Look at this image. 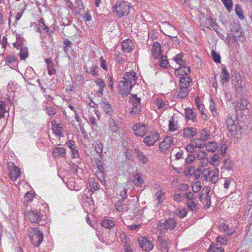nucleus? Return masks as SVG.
Here are the masks:
<instances>
[{
	"label": "nucleus",
	"mask_w": 252,
	"mask_h": 252,
	"mask_svg": "<svg viewBox=\"0 0 252 252\" xmlns=\"http://www.w3.org/2000/svg\"><path fill=\"white\" fill-rule=\"evenodd\" d=\"M222 3L228 12L232 9L233 2L232 0H221Z\"/></svg>",
	"instance_id": "46"
},
{
	"label": "nucleus",
	"mask_w": 252,
	"mask_h": 252,
	"mask_svg": "<svg viewBox=\"0 0 252 252\" xmlns=\"http://www.w3.org/2000/svg\"><path fill=\"white\" fill-rule=\"evenodd\" d=\"M189 87H180L178 96L181 99L186 97L189 95Z\"/></svg>",
	"instance_id": "39"
},
{
	"label": "nucleus",
	"mask_w": 252,
	"mask_h": 252,
	"mask_svg": "<svg viewBox=\"0 0 252 252\" xmlns=\"http://www.w3.org/2000/svg\"><path fill=\"white\" fill-rule=\"evenodd\" d=\"M9 176L10 179L16 181L21 175V170L19 167L15 166L13 163L8 164Z\"/></svg>",
	"instance_id": "5"
},
{
	"label": "nucleus",
	"mask_w": 252,
	"mask_h": 252,
	"mask_svg": "<svg viewBox=\"0 0 252 252\" xmlns=\"http://www.w3.org/2000/svg\"><path fill=\"white\" fill-rule=\"evenodd\" d=\"M100 104L102 106L103 111L107 114H111L112 112V109L111 107L110 104L108 103L107 99L102 98L100 102Z\"/></svg>",
	"instance_id": "27"
},
{
	"label": "nucleus",
	"mask_w": 252,
	"mask_h": 252,
	"mask_svg": "<svg viewBox=\"0 0 252 252\" xmlns=\"http://www.w3.org/2000/svg\"><path fill=\"white\" fill-rule=\"evenodd\" d=\"M220 229L227 235V236L232 235L234 232V230L230 229L229 226L224 222L220 223Z\"/></svg>",
	"instance_id": "32"
},
{
	"label": "nucleus",
	"mask_w": 252,
	"mask_h": 252,
	"mask_svg": "<svg viewBox=\"0 0 252 252\" xmlns=\"http://www.w3.org/2000/svg\"><path fill=\"white\" fill-rule=\"evenodd\" d=\"M205 147L208 152H214L218 148L219 146L216 142L211 141L206 143Z\"/></svg>",
	"instance_id": "33"
},
{
	"label": "nucleus",
	"mask_w": 252,
	"mask_h": 252,
	"mask_svg": "<svg viewBox=\"0 0 252 252\" xmlns=\"http://www.w3.org/2000/svg\"><path fill=\"white\" fill-rule=\"evenodd\" d=\"M159 138L158 132L154 130L149 132L143 140V143L147 146H152L158 141Z\"/></svg>",
	"instance_id": "4"
},
{
	"label": "nucleus",
	"mask_w": 252,
	"mask_h": 252,
	"mask_svg": "<svg viewBox=\"0 0 252 252\" xmlns=\"http://www.w3.org/2000/svg\"><path fill=\"white\" fill-rule=\"evenodd\" d=\"M123 200H119L115 204V209L119 212L123 211Z\"/></svg>",
	"instance_id": "64"
},
{
	"label": "nucleus",
	"mask_w": 252,
	"mask_h": 252,
	"mask_svg": "<svg viewBox=\"0 0 252 252\" xmlns=\"http://www.w3.org/2000/svg\"><path fill=\"white\" fill-rule=\"evenodd\" d=\"M185 111L186 120H190L192 122H196V113L194 109L188 107L185 109Z\"/></svg>",
	"instance_id": "13"
},
{
	"label": "nucleus",
	"mask_w": 252,
	"mask_h": 252,
	"mask_svg": "<svg viewBox=\"0 0 252 252\" xmlns=\"http://www.w3.org/2000/svg\"><path fill=\"white\" fill-rule=\"evenodd\" d=\"M220 81L222 84L227 83L229 81L230 75L226 67H223L222 69L220 75Z\"/></svg>",
	"instance_id": "28"
},
{
	"label": "nucleus",
	"mask_w": 252,
	"mask_h": 252,
	"mask_svg": "<svg viewBox=\"0 0 252 252\" xmlns=\"http://www.w3.org/2000/svg\"><path fill=\"white\" fill-rule=\"evenodd\" d=\"M138 242L140 247L145 251L149 252L151 251L154 247L152 242L147 238H140L138 239Z\"/></svg>",
	"instance_id": "8"
},
{
	"label": "nucleus",
	"mask_w": 252,
	"mask_h": 252,
	"mask_svg": "<svg viewBox=\"0 0 252 252\" xmlns=\"http://www.w3.org/2000/svg\"><path fill=\"white\" fill-rule=\"evenodd\" d=\"M89 186L90 188V190L92 192L98 189L99 187V185L98 183L96 182L93 178L89 179Z\"/></svg>",
	"instance_id": "35"
},
{
	"label": "nucleus",
	"mask_w": 252,
	"mask_h": 252,
	"mask_svg": "<svg viewBox=\"0 0 252 252\" xmlns=\"http://www.w3.org/2000/svg\"><path fill=\"white\" fill-rule=\"evenodd\" d=\"M29 237L33 246L38 247L43 241L44 235L42 231H40L38 228H34Z\"/></svg>",
	"instance_id": "3"
},
{
	"label": "nucleus",
	"mask_w": 252,
	"mask_h": 252,
	"mask_svg": "<svg viewBox=\"0 0 252 252\" xmlns=\"http://www.w3.org/2000/svg\"><path fill=\"white\" fill-rule=\"evenodd\" d=\"M66 145L71 150V157L77 158L80 157V155L75 142L72 140H69L66 142Z\"/></svg>",
	"instance_id": "10"
},
{
	"label": "nucleus",
	"mask_w": 252,
	"mask_h": 252,
	"mask_svg": "<svg viewBox=\"0 0 252 252\" xmlns=\"http://www.w3.org/2000/svg\"><path fill=\"white\" fill-rule=\"evenodd\" d=\"M99 68L97 65L93 64L90 69L89 73L94 76H96L98 75Z\"/></svg>",
	"instance_id": "55"
},
{
	"label": "nucleus",
	"mask_w": 252,
	"mask_h": 252,
	"mask_svg": "<svg viewBox=\"0 0 252 252\" xmlns=\"http://www.w3.org/2000/svg\"><path fill=\"white\" fill-rule=\"evenodd\" d=\"M134 153L136 155L138 160L141 163L143 164H146L148 163L149 160L148 155H145L144 153L140 150L138 148H134Z\"/></svg>",
	"instance_id": "12"
},
{
	"label": "nucleus",
	"mask_w": 252,
	"mask_h": 252,
	"mask_svg": "<svg viewBox=\"0 0 252 252\" xmlns=\"http://www.w3.org/2000/svg\"><path fill=\"white\" fill-rule=\"evenodd\" d=\"M5 112V102L0 100V119L4 117Z\"/></svg>",
	"instance_id": "61"
},
{
	"label": "nucleus",
	"mask_w": 252,
	"mask_h": 252,
	"mask_svg": "<svg viewBox=\"0 0 252 252\" xmlns=\"http://www.w3.org/2000/svg\"><path fill=\"white\" fill-rule=\"evenodd\" d=\"M183 58V54L180 53L177 55L174 58V61L179 64L180 65H181L184 63Z\"/></svg>",
	"instance_id": "58"
},
{
	"label": "nucleus",
	"mask_w": 252,
	"mask_h": 252,
	"mask_svg": "<svg viewBox=\"0 0 252 252\" xmlns=\"http://www.w3.org/2000/svg\"><path fill=\"white\" fill-rule=\"evenodd\" d=\"M217 244H219V246L220 245H226L229 241L228 238H225L221 236H219L216 239Z\"/></svg>",
	"instance_id": "45"
},
{
	"label": "nucleus",
	"mask_w": 252,
	"mask_h": 252,
	"mask_svg": "<svg viewBox=\"0 0 252 252\" xmlns=\"http://www.w3.org/2000/svg\"><path fill=\"white\" fill-rule=\"evenodd\" d=\"M109 125L111 131L116 132L118 130V126L113 119L110 118L109 120Z\"/></svg>",
	"instance_id": "56"
},
{
	"label": "nucleus",
	"mask_w": 252,
	"mask_h": 252,
	"mask_svg": "<svg viewBox=\"0 0 252 252\" xmlns=\"http://www.w3.org/2000/svg\"><path fill=\"white\" fill-rule=\"evenodd\" d=\"M233 37L234 39L237 41L243 42L245 40V37H244V33L242 31V29L240 27L234 32Z\"/></svg>",
	"instance_id": "23"
},
{
	"label": "nucleus",
	"mask_w": 252,
	"mask_h": 252,
	"mask_svg": "<svg viewBox=\"0 0 252 252\" xmlns=\"http://www.w3.org/2000/svg\"><path fill=\"white\" fill-rule=\"evenodd\" d=\"M155 104L158 109H165L168 107V103L160 98H157L154 101Z\"/></svg>",
	"instance_id": "29"
},
{
	"label": "nucleus",
	"mask_w": 252,
	"mask_h": 252,
	"mask_svg": "<svg viewBox=\"0 0 252 252\" xmlns=\"http://www.w3.org/2000/svg\"><path fill=\"white\" fill-rule=\"evenodd\" d=\"M248 101L244 98H241L239 101H238L235 104V109L236 111L240 110H248Z\"/></svg>",
	"instance_id": "20"
},
{
	"label": "nucleus",
	"mask_w": 252,
	"mask_h": 252,
	"mask_svg": "<svg viewBox=\"0 0 252 252\" xmlns=\"http://www.w3.org/2000/svg\"><path fill=\"white\" fill-rule=\"evenodd\" d=\"M153 55L155 59H158L161 57V46L158 42L153 44L152 48Z\"/></svg>",
	"instance_id": "18"
},
{
	"label": "nucleus",
	"mask_w": 252,
	"mask_h": 252,
	"mask_svg": "<svg viewBox=\"0 0 252 252\" xmlns=\"http://www.w3.org/2000/svg\"><path fill=\"white\" fill-rule=\"evenodd\" d=\"M141 112V106H133V107L130 111V113L132 115H136L139 114Z\"/></svg>",
	"instance_id": "59"
},
{
	"label": "nucleus",
	"mask_w": 252,
	"mask_h": 252,
	"mask_svg": "<svg viewBox=\"0 0 252 252\" xmlns=\"http://www.w3.org/2000/svg\"><path fill=\"white\" fill-rule=\"evenodd\" d=\"M192 79L189 75L181 76L179 78V86L180 87H189Z\"/></svg>",
	"instance_id": "25"
},
{
	"label": "nucleus",
	"mask_w": 252,
	"mask_h": 252,
	"mask_svg": "<svg viewBox=\"0 0 252 252\" xmlns=\"http://www.w3.org/2000/svg\"><path fill=\"white\" fill-rule=\"evenodd\" d=\"M72 44L71 42V41H69L68 39H65L63 40V45H64L63 50H64V52H65V53L67 52L68 49L69 48L71 47Z\"/></svg>",
	"instance_id": "60"
},
{
	"label": "nucleus",
	"mask_w": 252,
	"mask_h": 252,
	"mask_svg": "<svg viewBox=\"0 0 252 252\" xmlns=\"http://www.w3.org/2000/svg\"><path fill=\"white\" fill-rule=\"evenodd\" d=\"M190 142L192 143L195 147L201 149L205 146L206 143L202 140L199 137L198 138H193L190 140Z\"/></svg>",
	"instance_id": "34"
},
{
	"label": "nucleus",
	"mask_w": 252,
	"mask_h": 252,
	"mask_svg": "<svg viewBox=\"0 0 252 252\" xmlns=\"http://www.w3.org/2000/svg\"><path fill=\"white\" fill-rule=\"evenodd\" d=\"M103 144L101 142L96 143L95 145V150L96 152L99 154V156L102 157V152L103 150Z\"/></svg>",
	"instance_id": "57"
},
{
	"label": "nucleus",
	"mask_w": 252,
	"mask_h": 252,
	"mask_svg": "<svg viewBox=\"0 0 252 252\" xmlns=\"http://www.w3.org/2000/svg\"><path fill=\"white\" fill-rule=\"evenodd\" d=\"M183 136L187 138H191L197 133V128L194 127H187L183 129Z\"/></svg>",
	"instance_id": "16"
},
{
	"label": "nucleus",
	"mask_w": 252,
	"mask_h": 252,
	"mask_svg": "<svg viewBox=\"0 0 252 252\" xmlns=\"http://www.w3.org/2000/svg\"><path fill=\"white\" fill-rule=\"evenodd\" d=\"M219 170L215 168L212 171L209 172L208 175H206L205 179H207L208 177H210V181L213 184H216L218 179H219Z\"/></svg>",
	"instance_id": "17"
},
{
	"label": "nucleus",
	"mask_w": 252,
	"mask_h": 252,
	"mask_svg": "<svg viewBox=\"0 0 252 252\" xmlns=\"http://www.w3.org/2000/svg\"><path fill=\"white\" fill-rule=\"evenodd\" d=\"M134 178V182L137 186L141 187L144 184V180L141 178V174L137 173Z\"/></svg>",
	"instance_id": "50"
},
{
	"label": "nucleus",
	"mask_w": 252,
	"mask_h": 252,
	"mask_svg": "<svg viewBox=\"0 0 252 252\" xmlns=\"http://www.w3.org/2000/svg\"><path fill=\"white\" fill-rule=\"evenodd\" d=\"M94 82L98 87V90L96 92L97 94L102 95L103 94L104 89L106 87L105 81L101 78L97 77L94 79Z\"/></svg>",
	"instance_id": "14"
},
{
	"label": "nucleus",
	"mask_w": 252,
	"mask_h": 252,
	"mask_svg": "<svg viewBox=\"0 0 252 252\" xmlns=\"http://www.w3.org/2000/svg\"><path fill=\"white\" fill-rule=\"evenodd\" d=\"M234 162L230 159H226L223 162V168L227 170H231L233 169Z\"/></svg>",
	"instance_id": "41"
},
{
	"label": "nucleus",
	"mask_w": 252,
	"mask_h": 252,
	"mask_svg": "<svg viewBox=\"0 0 252 252\" xmlns=\"http://www.w3.org/2000/svg\"><path fill=\"white\" fill-rule=\"evenodd\" d=\"M140 98L137 97L136 94H131L129 101L133 106H141Z\"/></svg>",
	"instance_id": "40"
},
{
	"label": "nucleus",
	"mask_w": 252,
	"mask_h": 252,
	"mask_svg": "<svg viewBox=\"0 0 252 252\" xmlns=\"http://www.w3.org/2000/svg\"><path fill=\"white\" fill-rule=\"evenodd\" d=\"M131 7V4L124 0H117L113 6L114 10L119 18L127 16Z\"/></svg>",
	"instance_id": "2"
},
{
	"label": "nucleus",
	"mask_w": 252,
	"mask_h": 252,
	"mask_svg": "<svg viewBox=\"0 0 252 252\" xmlns=\"http://www.w3.org/2000/svg\"><path fill=\"white\" fill-rule=\"evenodd\" d=\"M65 154V149L63 147L55 148L52 152L53 156L55 158L64 157Z\"/></svg>",
	"instance_id": "24"
},
{
	"label": "nucleus",
	"mask_w": 252,
	"mask_h": 252,
	"mask_svg": "<svg viewBox=\"0 0 252 252\" xmlns=\"http://www.w3.org/2000/svg\"><path fill=\"white\" fill-rule=\"evenodd\" d=\"M24 218L29 220H41L40 212L36 210L26 211L24 213Z\"/></svg>",
	"instance_id": "9"
},
{
	"label": "nucleus",
	"mask_w": 252,
	"mask_h": 252,
	"mask_svg": "<svg viewBox=\"0 0 252 252\" xmlns=\"http://www.w3.org/2000/svg\"><path fill=\"white\" fill-rule=\"evenodd\" d=\"M100 224L102 227L109 229L115 225V221H100Z\"/></svg>",
	"instance_id": "52"
},
{
	"label": "nucleus",
	"mask_w": 252,
	"mask_h": 252,
	"mask_svg": "<svg viewBox=\"0 0 252 252\" xmlns=\"http://www.w3.org/2000/svg\"><path fill=\"white\" fill-rule=\"evenodd\" d=\"M176 221H164L163 226L166 230H172L176 226Z\"/></svg>",
	"instance_id": "43"
},
{
	"label": "nucleus",
	"mask_w": 252,
	"mask_h": 252,
	"mask_svg": "<svg viewBox=\"0 0 252 252\" xmlns=\"http://www.w3.org/2000/svg\"><path fill=\"white\" fill-rule=\"evenodd\" d=\"M245 86V83L242 80L237 81V83L235 85L237 93L238 94L242 92Z\"/></svg>",
	"instance_id": "42"
},
{
	"label": "nucleus",
	"mask_w": 252,
	"mask_h": 252,
	"mask_svg": "<svg viewBox=\"0 0 252 252\" xmlns=\"http://www.w3.org/2000/svg\"><path fill=\"white\" fill-rule=\"evenodd\" d=\"M173 145V137L166 136L163 140L159 144V148L161 152H164Z\"/></svg>",
	"instance_id": "7"
},
{
	"label": "nucleus",
	"mask_w": 252,
	"mask_h": 252,
	"mask_svg": "<svg viewBox=\"0 0 252 252\" xmlns=\"http://www.w3.org/2000/svg\"><path fill=\"white\" fill-rule=\"evenodd\" d=\"M226 124L228 131L232 135H233V132L236 129L234 120L231 117H229L226 121Z\"/></svg>",
	"instance_id": "26"
},
{
	"label": "nucleus",
	"mask_w": 252,
	"mask_h": 252,
	"mask_svg": "<svg viewBox=\"0 0 252 252\" xmlns=\"http://www.w3.org/2000/svg\"><path fill=\"white\" fill-rule=\"evenodd\" d=\"M174 213L177 217L179 218L180 219H182L186 216L187 212L185 209H181L176 210L174 212Z\"/></svg>",
	"instance_id": "51"
},
{
	"label": "nucleus",
	"mask_w": 252,
	"mask_h": 252,
	"mask_svg": "<svg viewBox=\"0 0 252 252\" xmlns=\"http://www.w3.org/2000/svg\"><path fill=\"white\" fill-rule=\"evenodd\" d=\"M220 158L217 154L214 155L210 158V163L213 165H217L219 163Z\"/></svg>",
	"instance_id": "54"
},
{
	"label": "nucleus",
	"mask_w": 252,
	"mask_h": 252,
	"mask_svg": "<svg viewBox=\"0 0 252 252\" xmlns=\"http://www.w3.org/2000/svg\"><path fill=\"white\" fill-rule=\"evenodd\" d=\"M137 77L133 71L126 72L123 80L119 82V89L123 96H126L130 94L131 89L135 85Z\"/></svg>",
	"instance_id": "1"
},
{
	"label": "nucleus",
	"mask_w": 252,
	"mask_h": 252,
	"mask_svg": "<svg viewBox=\"0 0 252 252\" xmlns=\"http://www.w3.org/2000/svg\"><path fill=\"white\" fill-rule=\"evenodd\" d=\"M158 241L159 244L161 252H168V242L160 235L158 236Z\"/></svg>",
	"instance_id": "19"
},
{
	"label": "nucleus",
	"mask_w": 252,
	"mask_h": 252,
	"mask_svg": "<svg viewBox=\"0 0 252 252\" xmlns=\"http://www.w3.org/2000/svg\"><path fill=\"white\" fill-rule=\"evenodd\" d=\"M235 11L236 15L240 19L243 20L244 19L243 10L241 6L238 4L235 6Z\"/></svg>",
	"instance_id": "48"
},
{
	"label": "nucleus",
	"mask_w": 252,
	"mask_h": 252,
	"mask_svg": "<svg viewBox=\"0 0 252 252\" xmlns=\"http://www.w3.org/2000/svg\"><path fill=\"white\" fill-rule=\"evenodd\" d=\"M122 50L125 53L131 52L134 47V42L129 39L124 40L121 42Z\"/></svg>",
	"instance_id": "11"
},
{
	"label": "nucleus",
	"mask_w": 252,
	"mask_h": 252,
	"mask_svg": "<svg viewBox=\"0 0 252 252\" xmlns=\"http://www.w3.org/2000/svg\"><path fill=\"white\" fill-rule=\"evenodd\" d=\"M52 130L54 133L58 137H61L63 136V128L62 124H52Z\"/></svg>",
	"instance_id": "21"
},
{
	"label": "nucleus",
	"mask_w": 252,
	"mask_h": 252,
	"mask_svg": "<svg viewBox=\"0 0 252 252\" xmlns=\"http://www.w3.org/2000/svg\"><path fill=\"white\" fill-rule=\"evenodd\" d=\"M165 198V191L162 190H158L155 193V199L158 201V205L161 204Z\"/></svg>",
	"instance_id": "31"
},
{
	"label": "nucleus",
	"mask_w": 252,
	"mask_h": 252,
	"mask_svg": "<svg viewBox=\"0 0 252 252\" xmlns=\"http://www.w3.org/2000/svg\"><path fill=\"white\" fill-rule=\"evenodd\" d=\"M191 69L189 66H182L176 69L174 71L175 74L179 78L181 76H188L190 74Z\"/></svg>",
	"instance_id": "15"
},
{
	"label": "nucleus",
	"mask_w": 252,
	"mask_h": 252,
	"mask_svg": "<svg viewBox=\"0 0 252 252\" xmlns=\"http://www.w3.org/2000/svg\"><path fill=\"white\" fill-rule=\"evenodd\" d=\"M19 55L21 60H25L28 56V50L27 48L22 47L21 48Z\"/></svg>",
	"instance_id": "47"
},
{
	"label": "nucleus",
	"mask_w": 252,
	"mask_h": 252,
	"mask_svg": "<svg viewBox=\"0 0 252 252\" xmlns=\"http://www.w3.org/2000/svg\"><path fill=\"white\" fill-rule=\"evenodd\" d=\"M198 135L201 139L205 142L210 139L211 136L210 131L206 128L199 131Z\"/></svg>",
	"instance_id": "22"
},
{
	"label": "nucleus",
	"mask_w": 252,
	"mask_h": 252,
	"mask_svg": "<svg viewBox=\"0 0 252 252\" xmlns=\"http://www.w3.org/2000/svg\"><path fill=\"white\" fill-rule=\"evenodd\" d=\"M106 78L108 87L111 90H113L114 89V79L112 75L108 73L106 76Z\"/></svg>",
	"instance_id": "49"
},
{
	"label": "nucleus",
	"mask_w": 252,
	"mask_h": 252,
	"mask_svg": "<svg viewBox=\"0 0 252 252\" xmlns=\"http://www.w3.org/2000/svg\"><path fill=\"white\" fill-rule=\"evenodd\" d=\"M208 252H224V249L219 244H212L210 246Z\"/></svg>",
	"instance_id": "36"
},
{
	"label": "nucleus",
	"mask_w": 252,
	"mask_h": 252,
	"mask_svg": "<svg viewBox=\"0 0 252 252\" xmlns=\"http://www.w3.org/2000/svg\"><path fill=\"white\" fill-rule=\"evenodd\" d=\"M168 127L169 130L171 132L175 131L179 129L178 123L175 122L174 118L173 117L169 121Z\"/></svg>",
	"instance_id": "37"
},
{
	"label": "nucleus",
	"mask_w": 252,
	"mask_h": 252,
	"mask_svg": "<svg viewBox=\"0 0 252 252\" xmlns=\"http://www.w3.org/2000/svg\"><path fill=\"white\" fill-rule=\"evenodd\" d=\"M114 59L119 64H122L125 62L123 54L119 51H116L114 55Z\"/></svg>",
	"instance_id": "38"
},
{
	"label": "nucleus",
	"mask_w": 252,
	"mask_h": 252,
	"mask_svg": "<svg viewBox=\"0 0 252 252\" xmlns=\"http://www.w3.org/2000/svg\"><path fill=\"white\" fill-rule=\"evenodd\" d=\"M202 188V184L200 181H196L192 184V189L194 192L199 191Z\"/></svg>",
	"instance_id": "44"
},
{
	"label": "nucleus",
	"mask_w": 252,
	"mask_h": 252,
	"mask_svg": "<svg viewBox=\"0 0 252 252\" xmlns=\"http://www.w3.org/2000/svg\"><path fill=\"white\" fill-rule=\"evenodd\" d=\"M132 130L135 135L142 137L145 135L148 130V127L147 125L138 123L132 126Z\"/></svg>",
	"instance_id": "6"
},
{
	"label": "nucleus",
	"mask_w": 252,
	"mask_h": 252,
	"mask_svg": "<svg viewBox=\"0 0 252 252\" xmlns=\"http://www.w3.org/2000/svg\"><path fill=\"white\" fill-rule=\"evenodd\" d=\"M209 109L211 112L212 113L213 116H215L217 114V110L216 108V104L215 102L212 100V99H211L210 101Z\"/></svg>",
	"instance_id": "62"
},
{
	"label": "nucleus",
	"mask_w": 252,
	"mask_h": 252,
	"mask_svg": "<svg viewBox=\"0 0 252 252\" xmlns=\"http://www.w3.org/2000/svg\"><path fill=\"white\" fill-rule=\"evenodd\" d=\"M206 195H201L200 197V200L204 203L207 208L211 205V197L209 195V191H206Z\"/></svg>",
	"instance_id": "30"
},
{
	"label": "nucleus",
	"mask_w": 252,
	"mask_h": 252,
	"mask_svg": "<svg viewBox=\"0 0 252 252\" xmlns=\"http://www.w3.org/2000/svg\"><path fill=\"white\" fill-rule=\"evenodd\" d=\"M96 176L99 181L103 184L104 185L105 184V180L104 178V174L103 172H97Z\"/></svg>",
	"instance_id": "63"
},
{
	"label": "nucleus",
	"mask_w": 252,
	"mask_h": 252,
	"mask_svg": "<svg viewBox=\"0 0 252 252\" xmlns=\"http://www.w3.org/2000/svg\"><path fill=\"white\" fill-rule=\"evenodd\" d=\"M211 54L213 61L216 63H220V56L219 54L217 53L215 50H212Z\"/></svg>",
	"instance_id": "53"
}]
</instances>
